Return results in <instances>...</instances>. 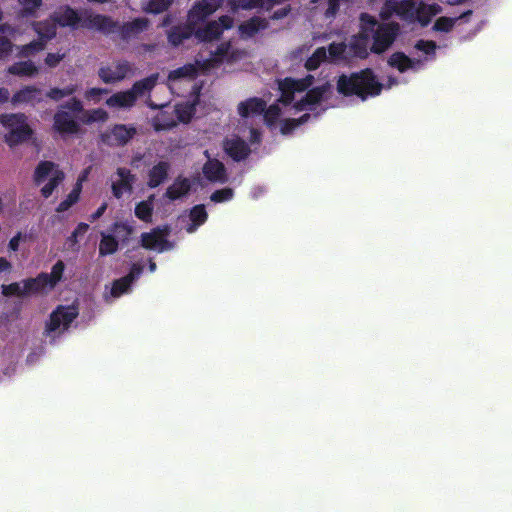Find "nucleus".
Here are the masks:
<instances>
[{
    "label": "nucleus",
    "mask_w": 512,
    "mask_h": 512,
    "mask_svg": "<svg viewBox=\"0 0 512 512\" xmlns=\"http://www.w3.org/2000/svg\"><path fill=\"white\" fill-rule=\"evenodd\" d=\"M313 76L302 79L285 78L278 81L279 99L266 110V102L258 97L249 98L238 104L240 120L233 133L223 142L224 151L235 161L248 157L251 146L259 144L261 133L256 123L264 120L271 129L279 127L283 135L290 134L300 124L307 122L312 111H316L331 86L323 84L310 88Z\"/></svg>",
    "instance_id": "nucleus-1"
},
{
    "label": "nucleus",
    "mask_w": 512,
    "mask_h": 512,
    "mask_svg": "<svg viewBox=\"0 0 512 512\" xmlns=\"http://www.w3.org/2000/svg\"><path fill=\"white\" fill-rule=\"evenodd\" d=\"M360 24V33L353 36L349 44H330L331 62L346 60L351 56L364 58L368 55V49L382 53L392 45L399 32L398 24H379L374 17L365 13L361 14Z\"/></svg>",
    "instance_id": "nucleus-2"
},
{
    "label": "nucleus",
    "mask_w": 512,
    "mask_h": 512,
    "mask_svg": "<svg viewBox=\"0 0 512 512\" xmlns=\"http://www.w3.org/2000/svg\"><path fill=\"white\" fill-rule=\"evenodd\" d=\"M220 0H200L196 2L188 13L187 24L173 27L168 33V40L173 46H178L193 34L202 42L217 39L224 30L233 26L230 16H222L217 21H211L204 27H198L208 16L220 7Z\"/></svg>",
    "instance_id": "nucleus-3"
},
{
    "label": "nucleus",
    "mask_w": 512,
    "mask_h": 512,
    "mask_svg": "<svg viewBox=\"0 0 512 512\" xmlns=\"http://www.w3.org/2000/svg\"><path fill=\"white\" fill-rule=\"evenodd\" d=\"M246 51L236 48L230 42L222 43L215 51L209 53V57L200 54L195 64H186L183 67L172 70L169 73L168 81L172 86L176 81L191 80L198 71H209L220 64H234L246 57Z\"/></svg>",
    "instance_id": "nucleus-4"
},
{
    "label": "nucleus",
    "mask_w": 512,
    "mask_h": 512,
    "mask_svg": "<svg viewBox=\"0 0 512 512\" xmlns=\"http://www.w3.org/2000/svg\"><path fill=\"white\" fill-rule=\"evenodd\" d=\"M408 80L405 76H389L387 84L379 82L371 69H365L351 75H342L337 82L338 92L345 95H355L362 101L369 97L378 96L384 87L392 88L394 86L405 84Z\"/></svg>",
    "instance_id": "nucleus-5"
},
{
    "label": "nucleus",
    "mask_w": 512,
    "mask_h": 512,
    "mask_svg": "<svg viewBox=\"0 0 512 512\" xmlns=\"http://www.w3.org/2000/svg\"><path fill=\"white\" fill-rule=\"evenodd\" d=\"M442 12L438 3H425L420 0H386L381 17L389 19L397 16L408 23H418L427 26L431 19Z\"/></svg>",
    "instance_id": "nucleus-6"
},
{
    "label": "nucleus",
    "mask_w": 512,
    "mask_h": 512,
    "mask_svg": "<svg viewBox=\"0 0 512 512\" xmlns=\"http://www.w3.org/2000/svg\"><path fill=\"white\" fill-rule=\"evenodd\" d=\"M65 265L58 261L52 267L51 272L41 273L36 278H30L22 282H15L2 286V293L5 296H28L33 294H44L52 290L62 279Z\"/></svg>",
    "instance_id": "nucleus-7"
},
{
    "label": "nucleus",
    "mask_w": 512,
    "mask_h": 512,
    "mask_svg": "<svg viewBox=\"0 0 512 512\" xmlns=\"http://www.w3.org/2000/svg\"><path fill=\"white\" fill-rule=\"evenodd\" d=\"M436 49L437 45L434 41L418 40L411 56H407L403 52H395L389 57L388 64L400 74L417 73L424 69L427 63L435 59Z\"/></svg>",
    "instance_id": "nucleus-8"
},
{
    "label": "nucleus",
    "mask_w": 512,
    "mask_h": 512,
    "mask_svg": "<svg viewBox=\"0 0 512 512\" xmlns=\"http://www.w3.org/2000/svg\"><path fill=\"white\" fill-rule=\"evenodd\" d=\"M0 124L5 130V142L10 147L28 141L32 137L33 130L28 123L27 116L23 113L1 114Z\"/></svg>",
    "instance_id": "nucleus-9"
},
{
    "label": "nucleus",
    "mask_w": 512,
    "mask_h": 512,
    "mask_svg": "<svg viewBox=\"0 0 512 512\" xmlns=\"http://www.w3.org/2000/svg\"><path fill=\"white\" fill-rule=\"evenodd\" d=\"M79 309L75 304L59 305L46 322L44 334L47 338L55 340L64 333L70 324L77 318Z\"/></svg>",
    "instance_id": "nucleus-10"
},
{
    "label": "nucleus",
    "mask_w": 512,
    "mask_h": 512,
    "mask_svg": "<svg viewBox=\"0 0 512 512\" xmlns=\"http://www.w3.org/2000/svg\"><path fill=\"white\" fill-rule=\"evenodd\" d=\"M34 179L36 184L41 186L42 196L48 198L64 180V173L55 163L42 161L35 169Z\"/></svg>",
    "instance_id": "nucleus-11"
},
{
    "label": "nucleus",
    "mask_w": 512,
    "mask_h": 512,
    "mask_svg": "<svg viewBox=\"0 0 512 512\" xmlns=\"http://www.w3.org/2000/svg\"><path fill=\"white\" fill-rule=\"evenodd\" d=\"M33 28L38 35V39L26 45L16 47L19 57L27 58L42 51L46 43L55 36L54 22H35Z\"/></svg>",
    "instance_id": "nucleus-12"
},
{
    "label": "nucleus",
    "mask_w": 512,
    "mask_h": 512,
    "mask_svg": "<svg viewBox=\"0 0 512 512\" xmlns=\"http://www.w3.org/2000/svg\"><path fill=\"white\" fill-rule=\"evenodd\" d=\"M128 237V226L123 222H116L111 229L101 232L99 243V255L108 256L114 254L121 242Z\"/></svg>",
    "instance_id": "nucleus-13"
},
{
    "label": "nucleus",
    "mask_w": 512,
    "mask_h": 512,
    "mask_svg": "<svg viewBox=\"0 0 512 512\" xmlns=\"http://www.w3.org/2000/svg\"><path fill=\"white\" fill-rule=\"evenodd\" d=\"M169 229L167 227L156 228L141 236L142 246L156 252H164L173 249L174 245L167 240Z\"/></svg>",
    "instance_id": "nucleus-14"
},
{
    "label": "nucleus",
    "mask_w": 512,
    "mask_h": 512,
    "mask_svg": "<svg viewBox=\"0 0 512 512\" xmlns=\"http://www.w3.org/2000/svg\"><path fill=\"white\" fill-rule=\"evenodd\" d=\"M204 154L207 157V161L202 168L204 177L210 182H226L227 173L223 163L217 159L210 158L208 150H205Z\"/></svg>",
    "instance_id": "nucleus-15"
},
{
    "label": "nucleus",
    "mask_w": 512,
    "mask_h": 512,
    "mask_svg": "<svg viewBox=\"0 0 512 512\" xmlns=\"http://www.w3.org/2000/svg\"><path fill=\"white\" fill-rule=\"evenodd\" d=\"M54 129L62 135L78 133L80 126L78 121L67 111L59 109L54 115Z\"/></svg>",
    "instance_id": "nucleus-16"
},
{
    "label": "nucleus",
    "mask_w": 512,
    "mask_h": 512,
    "mask_svg": "<svg viewBox=\"0 0 512 512\" xmlns=\"http://www.w3.org/2000/svg\"><path fill=\"white\" fill-rule=\"evenodd\" d=\"M83 12L79 14L70 7H62L56 13L53 19L46 20L45 22H54L55 27L57 24L61 26L79 27L82 25Z\"/></svg>",
    "instance_id": "nucleus-17"
},
{
    "label": "nucleus",
    "mask_w": 512,
    "mask_h": 512,
    "mask_svg": "<svg viewBox=\"0 0 512 512\" xmlns=\"http://www.w3.org/2000/svg\"><path fill=\"white\" fill-rule=\"evenodd\" d=\"M43 100L42 90L36 86H25L18 90L11 99L12 104L22 105L31 104L35 105Z\"/></svg>",
    "instance_id": "nucleus-18"
},
{
    "label": "nucleus",
    "mask_w": 512,
    "mask_h": 512,
    "mask_svg": "<svg viewBox=\"0 0 512 512\" xmlns=\"http://www.w3.org/2000/svg\"><path fill=\"white\" fill-rule=\"evenodd\" d=\"M208 219V213L203 204L195 205L189 210L184 229L187 233H195Z\"/></svg>",
    "instance_id": "nucleus-19"
},
{
    "label": "nucleus",
    "mask_w": 512,
    "mask_h": 512,
    "mask_svg": "<svg viewBox=\"0 0 512 512\" xmlns=\"http://www.w3.org/2000/svg\"><path fill=\"white\" fill-rule=\"evenodd\" d=\"M81 26L108 32V31H110L112 22L108 17L102 16L99 14H94L89 10H84Z\"/></svg>",
    "instance_id": "nucleus-20"
},
{
    "label": "nucleus",
    "mask_w": 512,
    "mask_h": 512,
    "mask_svg": "<svg viewBox=\"0 0 512 512\" xmlns=\"http://www.w3.org/2000/svg\"><path fill=\"white\" fill-rule=\"evenodd\" d=\"M161 111L153 118V127L156 131L169 130L177 121L174 113L167 105H161Z\"/></svg>",
    "instance_id": "nucleus-21"
},
{
    "label": "nucleus",
    "mask_w": 512,
    "mask_h": 512,
    "mask_svg": "<svg viewBox=\"0 0 512 512\" xmlns=\"http://www.w3.org/2000/svg\"><path fill=\"white\" fill-rule=\"evenodd\" d=\"M191 181L185 177H177L166 190V196L170 200H177L187 195L191 189Z\"/></svg>",
    "instance_id": "nucleus-22"
},
{
    "label": "nucleus",
    "mask_w": 512,
    "mask_h": 512,
    "mask_svg": "<svg viewBox=\"0 0 512 512\" xmlns=\"http://www.w3.org/2000/svg\"><path fill=\"white\" fill-rule=\"evenodd\" d=\"M157 78V75L153 74L139 82H136L133 87L130 88V104L132 103V100L144 97L149 94L152 88L155 86Z\"/></svg>",
    "instance_id": "nucleus-23"
},
{
    "label": "nucleus",
    "mask_w": 512,
    "mask_h": 512,
    "mask_svg": "<svg viewBox=\"0 0 512 512\" xmlns=\"http://www.w3.org/2000/svg\"><path fill=\"white\" fill-rule=\"evenodd\" d=\"M347 0H310L311 10H324V15L327 19L333 18L339 7Z\"/></svg>",
    "instance_id": "nucleus-24"
},
{
    "label": "nucleus",
    "mask_w": 512,
    "mask_h": 512,
    "mask_svg": "<svg viewBox=\"0 0 512 512\" xmlns=\"http://www.w3.org/2000/svg\"><path fill=\"white\" fill-rule=\"evenodd\" d=\"M128 73L126 64L103 67L99 70V77L105 83H111L123 79Z\"/></svg>",
    "instance_id": "nucleus-25"
},
{
    "label": "nucleus",
    "mask_w": 512,
    "mask_h": 512,
    "mask_svg": "<svg viewBox=\"0 0 512 512\" xmlns=\"http://www.w3.org/2000/svg\"><path fill=\"white\" fill-rule=\"evenodd\" d=\"M7 71L20 77H33L39 73V67L33 61L27 60L12 64Z\"/></svg>",
    "instance_id": "nucleus-26"
},
{
    "label": "nucleus",
    "mask_w": 512,
    "mask_h": 512,
    "mask_svg": "<svg viewBox=\"0 0 512 512\" xmlns=\"http://www.w3.org/2000/svg\"><path fill=\"white\" fill-rule=\"evenodd\" d=\"M170 170V164L166 161H160L149 171L148 185L152 188L159 186L165 181Z\"/></svg>",
    "instance_id": "nucleus-27"
},
{
    "label": "nucleus",
    "mask_w": 512,
    "mask_h": 512,
    "mask_svg": "<svg viewBox=\"0 0 512 512\" xmlns=\"http://www.w3.org/2000/svg\"><path fill=\"white\" fill-rule=\"evenodd\" d=\"M87 173V171L83 172V174L79 177L77 183L73 187L72 191L67 195V197L62 202H60V204L57 207L58 212H64L68 210L79 200L80 193L82 190V183L86 180Z\"/></svg>",
    "instance_id": "nucleus-28"
},
{
    "label": "nucleus",
    "mask_w": 512,
    "mask_h": 512,
    "mask_svg": "<svg viewBox=\"0 0 512 512\" xmlns=\"http://www.w3.org/2000/svg\"><path fill=\"white\" fill-rule=\"evenodd\" d=\"M267 27V22L259 17L251 18L239 26V33L243 38H250Z\"/></svg>",
    "instance_id": "nucleus-29"
},
{
    "label": "nucleus",
    "mask_w": 512,
    "mask_h": 512,
    "mask_svg": "<svg viewBox=\"0 0 512 512\" xmlns=\"http://www.w3.org/2000/svg\"><path fill=\"white\" fill-rule=\"evenodd\" d=\"M128 289V276H124L115 280L110 287H106L104 298L107 302H111L122 296Z\"/></svg>",
    "instance_id": "nucleus-30"
},
{
    "label": "nucleus",
    "mask_w": 512,
    "mask_h": 512,
    "mask_svg": "<svg viewBox=\"0 0 512 512\" xmlns=\"http://www.w3.org/2000/svg\"><path fill=\"white\" fill-rule=\"evenodd\" d=\"M78 119L83 124H92L98 122H105L108 119V113L101 108L85 110L82 112Z\"/></svg>",
    "instance_id": "nucleus-31"
},
{
    "label": "nucleus",
    "mask_w": 512,
    "mask_h": 512,
    "mask_svg": "<svg viewBox=\"0 0 512 512\" xmlns=\"http://www.w3.org/2000/svg\"><path fill=\"white\" fill-rule=\"evenodd\" d=\"M128 141V129L125 125H116L110 134L106 136L109 145H122Z\"/></svg>",
    "instance_id": "nucleus-32"
},
{
    "label": "nucleus",
    "mask_w": 512,
    "mask_h": 512,
    "mask_svg": "<svg viewBox=\"0 0 512 512\" xmlns=\"http://www.w3.org/2000/svg\"><path fill=\"white\" fill-rule=\"evenodd\" d=\"M128 189V173L124 168L117 171V179L113 180L112 190L115 197L120 198Z\"/></svg>",
    "instance_id": "nucleus-33"
},
{
    "label": "nucleus",
    "mask_w": 512,
    "mask_h": 512,
    "mask_svg": "<svg viewBox=\"0 0 512 512\" xmlns=\"http://www.w3.org/2000/svg\"><path fill=\"white\" fill-rule=\"evenodd\" d=\"M195 108L194 104L185 102L177 104L174 109H172V112L175 115L176 121L187 123L190 121L194 114Z\"/></svg>",
    "instance_id": "nucleus-34"
},
{
    "label": "nucleus",
    "mask_w": 512,
    "mask_h": 512,
    "mask_svg": "<svg viewBox=\"0 0 512 512\" xmlns=\"http://www.w3.org/2000/svg\"><path fill=\"white\" fill-rule=\"evenodd\" d=\"M325 60L331 61L329 50L327 51L325 47L317 48L312 56L307 59L305 67L308 70H315Z\"/></svg>",
    "instance_id": "nucleus-35"
},
{
    "label": "nucleus",
    "mask_w": 512,
    "mask_h": 512,
    "mask_svg": "<svg viewBox=\"0 0 512 512\" xmlns=\"http://www.w3.org/2000/svg\"><path fill=\"white\" fill-rule=\"evenodd\" d=\"M223 1V0H220ZM232 10L265 8V0H228ZM222 2H220V5Z\"/></svg>",
    "instance_id": "nucleus-36"
},
{
    "label": "nucleus",
    "mask_w": 512,
    "mask_h": 512,
    "mask_svg": "<svg viewBox=\"0 0 512 512\" xmlns=\"http://www.w3.org/2000/svg\"><path fill=\"white\" fill-rule=\"evenodd\" d=\"M172 2L173 0H143V7L150 13L158 14L168 9Z\"/></svg>",
    "instance_id": "nucleus-37"
},
{
    "label": "nucleus",
    "mask_w": 512,
    "mask_h": 512,
    "mask_svg": "<svg viewBox=\"0 0 512 512\" xmlns=\"http://www.w3.org/2000/svg\"><path fill=\"white\" fill-rule=\"evenodd\" d=\"M76 90L77 86L73 84H70L64 88H51L47 93V97L54 101H59L64 97L73 95Z\"/></svg>",
    "instance_id": "nucleus-38"
},
{
    "label": "nucleus",
    "mask_w": 512,
    "mask_h": 512,
    "mask_svg": "<svg viewBox=\"0 0 512 512\" xmlns=\"http://www.w3.org/2000/svg\"><path fill=\"white\" fill-rule=\"evenodd\" d=\"M152 200H153V197H150L148 200L142 201L136 206L135 215L139 219H141L143 221H149L151 219L152 210H153Z\"/></svg>",
    "instance_id": "nucleus-39"
},
{
    "label": "nucleus",
    "mask_w": 512,
    "mask_h": 512,
    "mask_svg": "<svg viewBox=\"0 0 512 512\" xmlns=\"http://www.w3.org/2000/svg\"><path fill=\"white\" fill-rule=\"evenodd\" d=\"M234 192L231 188H223L216 190L210 196V199L214 203H224L232 200Z\"/></svg>",
    "instance_id": "nucleus-40"
},
{
    "label": "nucleus",
    "mask_w": 512,
    "mask_h": 512,
    "mask_svg": "<svg viewBox=\"0 0 512 512\" xmlns=\"http://www.w3.org/2000/svg\"><path fill=\"white\" fill-rule=\"evenodd\" d=\"M5 32H6V26H1L0 27V59L7 56L12 51V48H13L11 41L2 35Z\"/></svg>",
    "instance_id": "nucleus-41"
},
{
    "label": "nucleus",
    "mask_w": 512,
    "mask_h": 512,
    "mask_svg": "<svg viewBox=\"0 0 512 512\" xmlns=\"http://www.w3.org/2000/svg\"><path fill=\"white\" fill-rule=\"evenodd\" d=\"M106 103L110 107H126L128 105V92L114 94Z\"/></svg>",
    "instance_id": "nucleus-42"
},
{
    "label": "nucleus",
    "mask_w": 512,
    "mask_h": 512,
    "mask_svg": "<svg viewBox=\"0 0 512 512\" xmlns=\"http://www.w3.org/2000/svg\"><path fill=\"white\" fill-rule=\"evenodd\" d=\"M457 18L440 17L436 20L433 29L436 31L448 32L454 26Z\"/></svg>",
    "instance_id": "nucleus-43"
},
{
    "label": "nucleus",
    "mask_w": 512,
    "mask_h": 512,
    "mask_svg": "<svg viewBox=\"0 0 512 512\" xmlns=\"http://www.w3.org/2000/svg\"><path fill=\"white\" fill-rule=\"evenodd\" d=\"M61 109L70 110L74 114H77L80 116L82 112L84 111L83 103L78 98H71L68 101H66L62 106Z\"/></svg>",
    "instance_id": "nucleus-44"
},
{
    "label": "nucleus",
    "mask_w": 512,
    "mask_h": 512,
    "mask_svg": "<svg viewBox=\"0 0 512 512\" xmlns=\"http://www.w3.org/2000/svg\"><path fill=\"white\" fill-rule=\"evenodd\" d=\"M64 57L65 53L62 52L48 53L44 59V63L49 68H55L60 64Z\"/></svg>",
    "instance_id": "nucleus-45"
},
{
    "label": "nucleus",
    "mask_w": 512,
    "mask_h": 512,
    "mask_svg": "<svg viewBox=\"0 0 512 512\" xmlns=\"http://www.w3.org/2000/svg\"><path fill=\"white\" fill-rule=\"evenodd\" d=\"M107 93V90L101 88H90L85 92V98L93 103H98L101 95Z\"/></svg>",
    "instance_id": "nucleus-46"
},
{
    "label": "nucleus",
    "mask_w": 512,
    "mask_h": 512,
    "mask_svg": "<svg viewBox=\"0 0 512 512\" xmlns=\"http://www.w3.org/2000/svg\"><path fill=\"white\" fill-rule=\"evenodd\" d=\"M26 13H33L40 5L41 0H18Z\"/></svg>",
    "instance_id": "nucleus-47"
},
{
    "label": "nucleus",
    "mask_w": 512,
    "mask_h": 512,
    "mask_svg": "<svg viewBox=\"0 0 512 512\" xmlns=\"http://www.w3.org/2000/svg\"><path fill=\"white\" fill-rule=\"evenodd\" d=\"M145 263L146 262H134L132 265H130V284L143 272Z\"/></svg>",
    "instance_id": "nucleus-48"
},
{
    "label": "nucleus",
    "mask_w": 512,
    "mask_h": 512,
    "mask_svg": "<svg viewBox=\"0 0 512 512\" xmlns=\"http://www.w3.org/2000/svg\"><path fill=\"white\" fill-rule=\"evenodd\" d=\"M147 26V21L145 19H135L133 21H130V33L131 32H138L143 30Z\"/></svg>",
    "instance_id": "nucleus-49"
},
{
    "label": "nucleus",
    "mask_w": 512,
    "mask_h": 512,
    "mask_svg": "<svg viewBox=\"0 0 512 512\" xmlns=\"http://www.w3.org/2000/svg\"><path fill=\"white\" fill-rule=\"evenodd\" d=\"M22 239V234L17 233L14 237H12L9 241L8 247L11 251H17L19 248L20 241Z\"/></svg>",
    "instance_id": "nucleus-50"
},
{
    "label": "nucleus",
    "mask_w": 512,
    "mask_h": 512,
    "mask_svg": "<svg viewBox=\"0 0 512 512\" xmlns=\"http://www.w3.org/2000/svg\"><path fill=\"white\" fill-rule=\"evenodd\" d=\"M289 8L288 7H282L276 11L273 12L272 14V18L273 19H282L284 17H286L289 13Z\"/></svg>",
    "instance_id": "nucleus-51"
},
{
    "label": "nucleus",
    "mask_w": 512,
    "mask_h": 512,
    "mask_svg": "<svg viewBox=\"0 0 512 512\" xmlns=\"http://www.w3.org/2000/svg\"><path fill=\"white\" fill-rule=\"evenodd\" d=\"M107 209V204L103 203L93 214L90 216L91 221H95L100 218Z\"/></svg>",
    "instance_id": "nucleus-52"
},
{
    "label": "nucleus",
    "mask_w": 512,
    "mask_h": 512,
    "mask_svg": "<svg viewBox=\"0 0 512 512\" xmlns=\"http://www.w3.org/2000/svg\"><path fill=\"white\" fill-rule=\"evenodd\" d=\"M11 263L4 257H0V274L10 271Z\"/></svg>",
    "instance_id": "nucleus-53"
},
{
    "label": "nucleus",
    "mask_w": 512,
    "mask_h": 512,
    "mask_svg": "<svg viewBox=\"0 0 512 512\" xmlns=\"http://www.w3.org/2000/svg\"><path fill=\"white\" fill-rule=\"evenodd\" d=\"M88 228H89L88 224L80 223L77 225L76 229L73 232H75V235L80 236V235L85 234L87 232Z\"/></svg>",
    "instance_id": "nucleus-54"
},
{
    "label": "nucleus",
    "mask_w": 512,
    "mask_h": 512,
    "mask_svg": "<svg viewBox=\"0 0 512 512\" xmlns=\"http://www.w3.org/2000/svg\"><path fill=\"white\" fill-rule=\"evenodd\" d=\"M10 93L9 90L3 87H0V105L7 102L9 99Z\"/></svg>",
    "instance_id": "nucleus-55"
},
{
    "label": "nucleus",
    "mask_w": 512,
    "mask_h": 512,
    "mask_svg": "<svg viewBox=\"0 0 512 512\" xmlns=\"http://www.w3.org/2000/svg\"><path fill=\"white\" fill-rule=\"evenodd\" d=\"M77 237L78 235H75V232H73L68 238V242H70L72 245H75L77 243Z\"/></svg>",
    "instance_id": "nucleus-56"
},
{
    "label": "nucleus",
    "mask_w": 512,
    "mask_h": 512,
    "mask_svg": "<svg viewBox=\"0 0 512 512\" xmlns=\"http://www.w3.org/2000/svg\"><path fill=\"white\" fill-rule=\"evenodd\" d=\"M147 261L149 263V271L151 273H153L156 270V264L154 262H152L151 259H148Z\"/></svg>",
    "instance_id": "nucleus-57"
},
{
    "label": "nucleus",
    "mask_w": 512,
    "mask_h": 512,
    "mask_svg": "<svg viewBox=\"0 0 512 512\" xmlns=\"http://www.w3.org/2000/svg\"><path fill=\"white\" fill-rule=\"evenodd\" d=\"M472 14L471 10H467L466 12H463L460 16V18H466Z\"/></svg>",
    "instance_id": "nucleus-58"
},
{
    "label": "nucleus",
    "mask_w": 512,
    "mask_h": 512,
    "mask_svg": "<svg viewBox=\"0 0 512 512\" xmlns=\"http://www.w3.org/2000/svg\"><path fill=\"white\" fill-rule=\"evenodd\" d=\"M129 132H130V138L132 137L133 133L135 132V129L131 128L129 129Z\"/></svg>",
    "instance_id": "nucleus-59"
},
{
    "label": "nucleus",
    "mask_w": 512,
    "mask_h": 512,
    "mask_svg": "<svg viewBox=\"0 0 512 512\" xmlns=\"http://www.w3.org/2000/svg\"><path fill=\"white\" fill-rule=\"evenodd\" d=\"M257 190V194H260L262 192L261 188H258Z\"/></svg>",
    "instance_id": "nucleus-60"
},
{
    "label": "nucleus",
    "mask_w": 512,
    "mask_h": 512,
    "mask_svg": "<svg viewBox=\"0 0 512 512\" xmlns=\"http://www.w3.org/2000/svg\"><path fill=\"white\" fill-rule=\"evenodd\" d=\"M257 190V194H260L262 192L261 188H258Z\"/></svg>",
    "instance_id": "nucleus-61"
}]
</instances>
